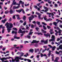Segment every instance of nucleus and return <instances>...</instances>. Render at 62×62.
<instances>
[{
    "mask_svg": "<svg viewBox=\"0 0 62 62\" xmlns=\"http://www.w3.org/2000/svg\"><path fill=\"white\" fill-rule=\"evenodd\" d=\"M6 26L8 31V32L9 33L10 30H11V28L13 27V24L11 23H8L7 22L5 25V26Z\"/></svg>",
    "mask_w": 62,
    "mask_h": 62,
    "instance_id": "obj_1",
    "label": "nucleus"
},
{
    "mask_svg": "<svg viewBox=\"0 0 62 62\" xmlns=\"http://www.w3.org/2000/svg\"><path fill=\"white\" fill-rule=\"evenodd\" d=\"M20 54H21L20 56L18 57L16 56L15 57V60L16 61V62H19V59L21 60H23V58H22L21 57L23 56V55L24 54L22 52H21Z\"/></svg>",
    "mask_w": 62,
    "mask_h": 62,
    "instance_id": "obj_2",
    "label": "nucleus"
},
{
    "mask_svg": "<svg viewBox=\"0 0 62 62\" xmlns=\"http://www.w3.org/2000/svg\"><path fill=\"white\" fill-rule=\"evenodd\" d=\"M24 4V2H23L21 0L19 1V4L17 3L16 2H13L12 3L13 5H20L21 4Z\"/></svg>",
    "mask_w": 62,
    "mask_h": 62,
    "instance_id": "obj_3",
    "label": "nucleus"
},
{
    "mask_svg": "<svg viewBox=\"0 0 62 62\" xmlns=\"http://www.w3.org/2000/svg\"><path fill=\"white\" fill-rule=\"evenodd\" d=\"M25 31H22V30L20 29H19V31H18L19 33H22V34H21V38H22V37L23 35V34H24V33H25Z\"/></svg>",
    "mask_w": 62,
    "mask_h": 62,
    "instance_id": "obj_4",
    "label": "nucleus"
},
{
    "mask_svg": "<svg viewBox=\"0 0 62 62\" xmlns=\"http://www.w3.org/2000/svg\"><path fill=\"white\" fill-rule=\"evenodd\" d=\"M33 31V30L31 29L30 30V32L29 33V35H27V37L28 39H30L31 38V37L30 36V35H32L33 33V32H31V31Z\"/></svg>",
    "mask_w": 62,
    "mask_h": 62,
    "instance_id": "obj_5",
    "label": "nucleus"
},
{
    "mask_svg": "<svg viewBox=\"0 0 62 62\" xmlns=\"http://www.w3.org/2000/svg\"><path fill=\"white\" fill-rule=\"evenodd\" d=\"M46 17H47V16H44V18L46 22L52 21V19L51 18H49L47 19V18H46Z\"/></svg>",
    "mask_w": 62,
    "mask_h": 62,
    "instance_id": "obj_6",
    "label": "nucleus"
},
{
    "mask_svg": "<svg viewBox=\"0 0 62 62\" xmlns=\"http://www.w3.org/2000/svg\"><path fill=\"white\" fill-rule=\"evenodd\" d=\"M9 58H12V57L9 56L8 57H7L5 58V57H4L1 58L0 59V60H1L2 61V62H4V60H7V59H9Z\"/></svg>",
    "mask_w": 62,
    "mask_h": 62,
    "instance_id": "obj_7",
    "label": "nucleus"
},
{
    "mask_svg": "<svg viewBox=\"0 0 62 62\" xmlns=\"http://www.w3.org/2000/svg\"><path fill=\"white\" fill-rule=\"evenodd\" d=\"M51 38L52 39H51L50 40H49V41H54L55 39V36L54 35H52Z\"/></svg>",
    "mask_w": 62,
    "mask_h": 62,
    "instance_id": "obj_8",
    "label": "nucleus"
},
{
    "mask_svg": "<svg viewBox=\"0 0 62 62\" xmlns=\"http://www.w3.org/2000/svg\"><path fill=\"white\" fill-rule=\"evenodd\" d=\"M35 53H37V52H38V51H39V52L38 53V54H40V51L39 50V48L35 49Z\"/></svg>",
    "mask_w": 62,
    "mask_h": 62,
    "instance_id": "obj_9",
    "label": "nucleus"
},
{
    "mask_svg": "<svg viewBox=\"0 0 62 62\" xmlns=\"http://www.w3.org/2000/svg\"><path fill=\"white\" fill-rule=\"evenodd\" d=\"M48 40V39H47L45 41L44 40H41V43H43V42H44L45 44H46L47 43Z\"/></svg>",
    "mask_w": 62,
    "mask_h": 62,
    "instance_id": "obj_10",
    "label": "nucleus"
},
{
    "mask_svg": "<svg viewBox=\"0 0 62 62\" xmlns=\"http://www.w3.org/2000/svg\"><path fill=\"white\" fill-rule=\"evenodd\" d=\"M48 46L50 47V48H52V50L53 51H54L55 50V49L56 48V47H55V46L53 47L50 45H48Z\"/></svg>",
    "mask_w": 62,
    "mask_h": 62,
    "instance_id": "obj_11",
    "label": "nucleus"
},
{
    "mask_svg": "<svg viewBox=\"0 0 62 62\" xmlns=\"http://www.w3.org/2000/svg\"><path fill=\"white\" fill-rule=\"evenodd\" d=\"M44 36H45L46 38H50V35L48 33H47L46 34H45Z\"/></svg>",
    "mask_w": 62,
    "mask_h": 62,
    "instance_id": "obj_12",
    "label": "nucleus"
},
{
    "mask_svg": "<svg viewBox=\"0 0 62 62\" xmlns=\"http://www.w3.org/2000/svg\"><path fill=\"white\" fill-rule=\"evenodd\" d=\"M39 41H37L36 40H33L31 42V43H38L39 42Z\"/></svg>",
    "mask_w": 62,
    "mask_h": 62,
    "instance_id": "obj_13",
    "label": "nucleus"
},
{
    "mask_svg": "<svg viewBox=\"0 0 62 62\" xmlns=\"http://www.w3.org/2000/svg\"><path fill=\"white\" fill-rule=\"evenodd\" d=\"M20 7V5H18V6L17 7H15V6H14L13 8V9H17V8H19Z\"/></svg>",
    "mask_w": 62,
    "mask_h": 62,
    "instance_id": "obj_14",
    "label": "nucleus"
},
{
    "mask_svg": "<svg viewBox=\"0 0 62 62\" xmlns=\"http://www.w3.org/2000/svg\"><path fill=\"white\" fill-rule=\"evenodd\" d=\"M58 21V19H56V21ZM58 22H58H58H57V23L56 22H54L53 23V24H54V25H55V26H56V25H57V23H58Z\"/></svg>",
    "mask_w": 62,
    "mask_h": 62,
    "instance_id": "obj_15",
    "label": "nucleus"
},
{
    "mask_svg": "<svg viewBox=\"0 0 62 62\" xmlns=\"http://www.w3.org/2000/svg\"><path fill=\"white\" fill-rule=\"evenodd\" d=\"M59 57H57L55 58V60L54 61V62H58V60H59Z\"/></svg>",
    "mask_w": 62,
    "mask_h": 62,
    "instance_id": "obj_16",
    "label": "nucleus"
},
{
    "mask_svg": "<svg viewBox=\"0 0 62 62\" xmlns=\"http://www.w3.org/2000/svg\"><path fill=\"white\" fill-rule=\"evenodd\" d=\"M59 49L62 50V45H61L60 46H59V48H57V50H59Z\"/></svg>",
    "mask_w": 62,
    "mask_h": 62,
    "instance_id": "obj_17",
    "label": "nucleus"
},
{
    "mask_svg": "<svg viewBox=\"0 0 62 62\" xmlns=\"http://www.w3.org/2000/svg\"><path fill=\"white\" fill-rule=\"evenodd\" d=\"M57 29H58V30H59V31L58 32H59V33H61V32H62V30H60L59 28L58 27H57Z\"/></svg>",
    "mask_w": 62,
    "mask_h": 62,
    "instance_id": "obj_18",
    "label": "nucleus"
},
{
    "mask_svg": "<svg viewBox=\"0 0 62 62\" xmlns=\"http://www.w3.org/2000/svg\"><path fill=\"white\" fill-rule=\"evenodd\" d=\"M24 61H27L28 62H31V60H30L29 59H25L24 60Z\"/></svg>",
    "mask_w": 62,
    "mask_h": 62,
    "instance_id": "obj_19",
    "label": "nucleus"
},
{
    "mask_svg": "<svg viewBox=\"0 0 62 62\" xmlns=\"http://www.w3.org/2000/svg\"><path fill=\"white\" fill-rule=\"evenodd\" d=\"M16 17H18L17 18V19L18 20H20L21 18L19 17L20 16V15H16Z\"/></svg>",
    "mask_w": 62,
    "mask_h": 62,
    "instance_id": "obj_20",
    "label": "nucleus"
},
{
    "mask_svg": "<svg viewBox=\"0 0 62 62\" xmlns=\"http://www.w3.org/2000/svg\"><path fill=\"white\" fill-rule=\"evenodd\" d=\"M7 19L5 18L4 19V20H2V23H5V22H6V21H7Z\"/></svg>",
    "mask_w": 62,
    "mask_h": 62,
    "instance_id": "obj_21",
    "label": "nucleus"
},
{
    "mask_svg": "<svg viewBox=\"0 0 62 62\" xmlns=\"http://www.w3.org/2000/svg\"><path fill=\"white\" fill-rule=\"evenodd\" d=\"M29 22H31V20H33V18H31V17H29Z\"/></svg>",
    "mask_w": 62,
    "mask_h": 62,
    "instance_id": "obj_22",
    "label": "nucleus"
},
{
    "mask_svg": "<svg viewBox=\"0 0 62 62\" xmlns=\"http://www.w3.org/2000/svg\"><path fill=\"white\" fill-rule=\"evenodd\" d=\"M17 33V32L15 31H12V34L14 33V34H16Z\"/></svg>",
    "mask_w": 62,
    "mask_h": 62,
    "instance_id": "obj_23",
    "label": "nucleus"
},
{
    "mask_svg": "<svg viewBox=\"0 0 62 62\" xmlns=\"http://www.w3.org/2000/svg\"><path fill=\"white\" fill-rule=\"evenodd\" d=\"M55 32H56V33H55V35H56V36H57L58 35L57 34H58V33H59V32L58 31H57L55 30Z\"/></svg>",
    "mask_w": 62,
    "mask_h": 62,
    "instance_id": "obj_24",
    "label": "nucleus"
},
{
    "mask_svg": "<svg viewBox=\"0 0 62 62\" xmlns=\"http://www.w3.org/2000/svg\"><path fill=\"white\" fill-rule=\"evenodd\" d=\"M9 12L10 13V14H12V13H13V10L11 9H10Z\"/></svg>",
    "mask_w": 62,
    "mask_h": 62,
    "instance_id": "obj_25",
    "label": "nucleus"
},
{
    "mask_svg": "<svg viewBox=\"0 0 62 62\" xmlns=\"http://www.w3.org/2000/svg\"><path fill=\"white\" fill-rule=\"evenodd\" d=\"M20 39V37H16V36H14V39Z\"/></svg>",
    "mask_w": 62,
    "mask_h": 62,
    "instance_id": "obj_26",
    "label": "nucleus"
},
{
    "mask_svg": "<svg viewBox=\"0 0 62 62\" xmlns=\"http://www.w3.org/2000/svg\"><path fill=\"white\" fill-rule=\"evenodd\" d=\"M21 11V10H16V12H19V13H20V12H21V11Z\"/></svg>",
    "mask_w": 62,
    "mask_h": 62,
    "instance_id": "obj_27",
    "label": "nucleus"
},
{
    "mask_svg": "<svg viewBox=\"0 0 62 62\" xmlns=\"http://www.w3.org/2000/svg\"><path fill=\"white\" fill-rule=\"evenodd\" d=\"M51 51H49V53H48V56L49 57H50V55H51Z\"/></svg>",
    "mask_w": 62,
    "mask_h": 62,
    "instance_id": "obj_28",
    "label": "nucleus"
},
{
    "mask_svg": "<svg viewBox=\"0 0 62 62\" xmlns=\"http://www.w3.org/2000/svg\"><path fill=\"white\" fill-rule=\"evenodd\" d=\"M21 11H22V12L23 14H25V12H24V10H23V9H21Z\"/></svg>",
    "mask_w": 62,
    "mask_h": 62,
    "instance_id": "obj_29",
    "label": "nucleus"
},
{
    "mask_svg": "<svg viewBox=\"0 0 62 62\" xmlns=\"http://www.w3.org/2000/svg\"><path fill=\"white\" fill-rule=\"evenodd\" d=\"M34 51V50L32 49H31L29 50V51L31 52V53H33V51Z\"/></svg>",
    "mask_w": 62,
    "mask_h": 62,
    "instance_id": "obj_30",
    "label": "nucleus"
},
{
    "mask_svg": "<svg viewBox=\"0 0 62 62\" xmlns=\"http://www.w3.org/2000/svg\"><path fill=\"white\" fill-rule=\"evenodd\" d=\"M35 34H38V35H42V34L41 33H38L37 32H35Z\"/></svg>",
    "mask_w": 62,
    "mask_h": 62,
    "instance_id": "obj_31",
    "label": "nucleus"
},
{
    "mask_svg": "<svg viewBox=\"0 0 62 62\" xmlns=\"http://www.w3.org/2000/svg\"><path fill=\"white\" fill-rule=\"evenodd\" d=\"M42 31L43 33H46V31H44L42 29Z\"/></svg>",
    "mask_w": 62,
    "mask_h": 62,
    "instance_id": "obj_32",
    "label": "nucleus"
},
{
    "mask_svg": "<svg viewBox=\"0 0 62 62\" xmlns=\"http://www.w3.org/2000/svg\"><path fill=\"white\" fill-rule=\"evenodd\" d=\"M51 56H52V61H54V55L53 54H52L51 55Z\"/></svg>",
    "mask_w": 62,
    "mask_h": 62,
    "instance_id": "obj_33",
    "label": "nucleus"
},
{
    "mask_svg": "<svg viewBox=\"0 0 62 62\" xmlns=\"http://www.w3.org/2000/svg\"><path fill=\"white\" fill-rule=\"evenodd\" d=\"M36 23L38 25H40V22L37 21L36 22Z\"/></svg>",
    "mask_w": 62,
    "mask_h": 62,
    "instance_id": "obj_34",
    "label": "nucleus"
},
{
    "mask_svg": "<svg viewBox=\"0 0 62 62\" xmlns=\"http://www.w3.org/2000/svg\"><path fill=\"white\" fill-rule=\"evenodd\" d=\"M43 27L45 30H46V29H47V28H46V27H45V26L43 25Z\"/></svg>",
    "mask_w": 62,
    "mask_h": 62,
    "instance_id": "obj_35",
    "label": "nucleus"
},
{
    "mask_svg": "<svg viewBox=\"0 0 62 62\" xmlns=\"http://www.w3.org/2000/svg\"><path fill=\"white\" fill-rule=\"evenodd\" d=\"M42 24H43V25H47V24L45 23L44 22H42Z\"/></svg>",
    "mask_w": 62,
    "mask_h": 62,
    "instance_id": "obj_36",
    "label": "nucleus"
},
{
    "mask_svg": "<svg viewBox=\"0 0 62 62\" xmlns=\"http://www.w3.org/2000/svg\"><path fill=\"white\" fill-rule=\"evenodd\" d=\"M44 8L45 9H46L48 11V8H47V7H45V6H44Z\"/></svg>",
    "mask_w": 62,
    "mask_h": 62,
    "instance_id": "obj_37",
    "label": "nucleus"
},
{
    "mask_svg": "<svg viewBox=\"0 0 62 62\" xmlns=\"http://www.w3.org/2000/svg\"><path fill=\"white\" fill-rule=\"evenodd\" d=\"M50 0H48V2L49 4H52V3H51V1H50Z\"/></svg>",
    "mask_w": 62,
    "mask_h": 62,
    "instance_id": "obj_38",
    "label": "nucleus"
},
{
    "mask_svg": "<svg viewBox=\"0 0 62 62\" xmlns=\"http://www.w3.org/2000/svg\"><path fill=\"white\" fill-rule=\"evenodd\" d=\"M5 31V29H2V34H3V33H4Z\"/></svg>",
    "mask_w": 62,
    "mask_h": 62,
    "instance_id": "obj_39",
    "label": "nucleus"
},
{
    "mask_svg": "<svg viewBox=\"0 0 62 62\" xmlns=\"http://www.w3.org/2000/svg\"><path fill=\"white\" fill-rule=\"evenodd\" d=\"M26 19V16H24L23 17V19L24 20V21H25V19Z\"/></svg>",
    "mask_w": 62,
    "mask_h": 62,
    "instance_id": "obj_40",
    "label": "nucleus"
},
{
    "mask_svg": "<svg viewBox=\"0 0 62 62\" xmlns=\"http://www.w3.org/2000/svg\"><path fill=\"white\" fill-rule=\"evenodd\" d=\"M36 14L37 15H39L41 14H40L39 13H38L37 12H36Z\"/></svg>",
    "mask_w": 62,
    "mask_h": 62,
    "instance_id": "obj_41",
    "label": "nucleus"
},
{
    "mask_svg": "<svg viewBox=\"0 0 62 62\" xmlns=\"http://www.w3.org/2000/svg\"><path fill=\"white\" fill-rule=\"evenodd\" d=\"M26 24V22L25 21L24 22V23L23 24V25H25Z\"/></svg>",
    "mask_w": 62,
    "mask_h": 62,
    "instance_id": "obj_42",
    "label": "nucleus"
},
{
    "mask_svg": "<svg viewBox=\"0 0 62 62\" xmlns=\"http://www.w3.org/2000/svg\"><path fill=\"white\" fill-rule=\"evenodd\" d=\"M8 10H7L6 11H5V14H8Z\"/></svg>",
    "mask_w": 62,
    "mask_h": 62,
    "instance_id": "obj_43",
    "label": "nucleus"
},
{
    "mask_svg": "<svg viewBox=\"0 0 62 62\" xmlns=\"http://www.w3.org/2000/svg\"><path fill=\"white\" fill-rule=\"evenodd\" d=\"M41 14H40V15H38L39 16H38V17H39V19H40L41 18H40V16H41Z\"/></svg>",
    "mask_w": 62,
    "mask_h": 62,
    "instance_id": "obj_44",
    "label": "nucleus"
},
{
    "mask_svg": "<svg viewBox=\"0 0 62 62\" xmlns=\"http://www.w3.org/2000/svg\"><path fill=\"white\" fill-rule=\"evenodd\" d=\"M13 29L14 30H16V31H17V29L16 28H13Z\"/></svg>",
    "mask_w": 62,
    "mask_h": 62,
    "instance_id": "obj_45",
    "label": "nucleus"
},
{
    "mask_svg": "<svg viewBox=\"0 0 62 62\" xmlns=\"http://www.w3.org/2000/svg\"><path fill=\"white\" fill-rule=\"evenodd\" d=\"M55 44H57V46H58L59 45H60V44H58V43H57L56 42H55Z\"/></svg>",
    "mask_w": 62,
    "mask_h": 62,
    "instance_id": "obj_46",
    "label": "nucleus"
},
{
    "mask_svg": "<svg viewBox=\"0 0 62 62\" xmlns=\"http://www.w3.org/2000/svg\"><path fill=\"white\" fill-rule=\"evenodd\" d=\"M35 29L36 30H37V31H38V30L39 29V27H36V28Z\"/></svg>",
    "mask_w": 62,
    "mask_h": 62,
    "instance_id": "obj_47",
    "label": "nucleus"
},
{
    "mask_svg": "<svg viewBox=\"0 0 62 62\" xmlns=\"http://www.w3.org/2000/svg\"><path fill=\"white\" fill-rule=\"evenodd\" d=\"M31 28H34V25L33 24L31 25Z\"/></svg>",
    "mask_w": 62,
    "mask_h": 62,
    "instance_id": "obj_48",
    "label": "nucleus"
},
{
    "mask_svg": "<svg viewBox=\"0 0 62 62\" xmlns=\"http://www.w3.org/2000/svg\"><path fill=\"white\" fill-rule=\"evenodd\" d=\"M55 53L56 54H59V52H58L57 51H56Z\"/></svg>",
    "mask_w": 62,
    "mask_h": 62,
    "instance_id": "obj_49",
    "label": "nucleus"
},
{
    "mask_svg": "<svg viewBox=\"0 0 62 62\" xmlns=\"http://www.w3.org/2000/svg\"><path fill=\"white\" fill-rule=\"evenodd\" d=\"M50 31H49V32L50 33H51V32H52V31H53V30L52 29H50Z\"/></svg>",
    "mask_w": 62,
    "mask_h": 62,
    "instance_id": "obj_50",
    "label": "nucleus"
},
{
    "mask_svg": "<svg viewBox=\"0 0 62 62\" xmlns=\"http://www.w3.org/2000/svg\"><path fill=\"white\" fill-rule=\"evenodd\" d=\"M31 17H31V18H32V19H33V18H34V15H32L31 16Z\"/></svg>",
    "mask_w": 62,
    "mask_h": 62,
    "instance_id": "obj_51",
    "label": "nucleus"
},
{
    "mask_svg": "<svg viewBox=\"0 0 62 62\" xmlns=\"http://www.w3.org/2000/svg\"><path fill=\"white\" fill-rule=\"evenodd\" d=\"M46 14H47L50 15H51V14H52V13L47 12Z\"/></svg>",
    "mask_w": 62,
    "mask_h": 62,
    "instance_id": "obj_52",
    "label": "nucleus"
},
{
    "mask_svg": "<svg viewBox=\"0 0 62 62\" xmlns=\"http://www.w3.org/2000/svg\"><path fill=\"white\" fill-rule=\"evenodd\" d=\"M34 45L35 47H37L38 46V44H36Z\"/></svg>",
    "mask_w": 62,
    "mask_h": 62,
    "instance_id": "obj_53",
    "label": "nucleus"
},
{
    "mask_svg": "<svg viewBox=\"0 0 62 62\" xmlns=\"http://www.w3.org/2000/svg\"><path fill=\"white\" fill-rule=\"evenodd\" d=\"M13 18L14 19H15V15H14L13 17Z\"/></svg>",
    "mask_w": 62,
    "mask_h": 62,
    "instance_id": "obj_54",
    "label": "nucleus"
},
{
    "mask_svg": "<svg viewBox=\"0 0 62 62\" xmlns=\"http://www.w3.org/2000/svg\"><path fill=\"white\" fill-rule=\"evenodd\" d=\"M47 27L48 29H50V28H51V27L49 26H47Z\"/></svg>",
    "mask_w": 62,
    "mask_h": 62,
    "instance_id": "obj_55",
    "label": "nucleus"
},
{
    "mask_svg": "<svg viewBox=\"0 0 62 62\" xmlns=\"http://www.w3.org/2000/svg\"><path fill=\"white\" fill-rule=\"evenodd\" d=\"M6 49V48L5 47H3L2 48V50L3 51H5V49Z\"/></svg>",
    "mask_w": 62,
    "mask_h": 62,
    "instance_id": "obj_56",
    "label": "nucleus"
},
{
    "mask_svg": "<svg viewBox=\"0 0 62 62\" xmlns=\"http://www.w3.org/2000/svg\"><path fill=\"white\" fill-rule=\"evenodd\" d=\"M4 8L5 9V10H6V9H7V7H6L5 6H4Z\"/></svg>",
    "mask_w": 62,
    "mask_h": 62,
    "instance_id": "obj_57",
    "label": "nucleus"
},
{
    "mask_svg": "<svg viewBox=\"0 0 62 62\" xmlns=\"http://www.w3.org/2000/svg\"><path fill=\"white\" fill-rule=\"evenodd\" d=\"M36 57L37 58H39V55H38L36 56Z\"/></svg>",
    "mask_w": 62,
    "mask_h": 62,
    "instance_id": "obj_58",
    "label": "nucleus"
},
{
    "mask_svg": "<svg viewBox=\"0 0 62 62\" xmlns=\"http://www.w3.org/2000/svg\"><path fill=\"white\" fill-rule=\"evenodd\" d=\"M4 62H9V61H8V60H6V61H4Z\"/></svg>",
    "mask_w": 62,
    "mask_h": 62,
    "instance_id": "obj_59",
    "label": "nucleus"
},
{
    "mask_svg": "<svg viewBox=\"0 0 62 62\" xmlns=\"http://www.w3.org/2000/svg\"><path fill=\"white\" fill-rule=\"evenodd\" d=\"M12 62H14L15 61H14V59H13V58H12Z\"/></svg>",
    "mask_w": 62,
    "mask_h": 62,
    "instance_id": "obj_60",
    "label": "nucleus"
},
{
    "mask_svg": "<svg viewBox=\"0 0 62 62\" xmlns=\"http://www.w3.org/2000/svg\"><path fill=\"white\" fill-rule=\"evenodd\" d=\"M41 57H43V54L42 53H41Z\"/></svg>",
    "mask_w": 62,
    "mask_h": 62,
    "instance_id": "obj_61",
    "label": "nucleus"
},
{
    "mask_svg": "<svg viewBox=\"0 0 62 62\" xmlns=\"http://www.w3.org/2000/svg\"><path fill=\"white\" fill-rule=\"evenodd\" d=\"M60 38H58L57 39V41H59V40H60Z\"/></svg>",
    "mask_w": 62,
    "mask_h": 62,
    "instance_id": "obj_62",
    "label": "nucleus"
},
{
    "mask_svg": "<svg viewBox=\"0 0 62 62\" xmlns=\"http://www.w3.org/2000/svg\"><path fill=\"white\" fill-rule=\"evenodd\" d=\"M38 8L37 6H34V8H35L37 9Z\"/></svg>",
    "mask_w": 62,
    "mask_h": 62,
    "instance_id": "obj_63",
    "label": "nucleus"
},
{
    "mask_svg": "<svg viewBox=\"0 0 62 62\" xmlns=\"http://www.w3.org/2000/svg\"><path fill=\"white\" fill-rule=\"evenodd\" d=\"M34 57V56L32 55L30 57V58H33Z\"/></svg>",
    "mask_w": 62,
    "mask_h": 62,
    "instance_id": "obj_64",
    "label": "nucleus"
}]
</instances>
